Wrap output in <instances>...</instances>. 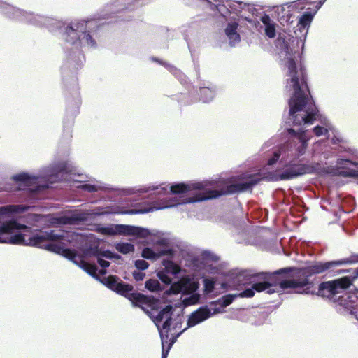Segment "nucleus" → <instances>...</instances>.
<instances>
[{
    "label": "nucleus",
    "instance_id": "nucleus-1",
    "mask_svg": "<svg viewBox=\"0 0 358 358\" xmlns=\"http://www.w3.org/2000/svg\"><path fill=\"white\" fill-rule=\"evenodd\" d=\"M285 120V129L280 134L271 137L262 146L265 152L253 173L238 170L222 173L213 178L211 195L204 199H217L223 196L252 193L253 189L262 181H287L308 174H319L323 171L324 165L306 157L308 142L313 136L330 137L334 145L343 142L337 131L326 117H322L320 123L308 129L315 119L310 120L305 115H299L296 121L291 122L289 110Z\"/></svg>",
    "mask_w": 358,
    "mask_h": 358
},
{
    "label": "nucleus",
    "instance_id": "nucleus-2",
    "mask_svg": "<svg viewBox=\"0 0 358 358\" xmlns=\"http://www.w3.org/2000/svg\"><path fill=\"white\" fill-rule=\"evenodd\" d=\"M141 1L113 0L90 17L64 22L0 3V11L12 21L38 27H45L52 34H58L64 43L72 46L63 48L65 57L60 68L65 99L62 141L66 145H69L72 138L74 119L80 113L82 103L77 77L78 71L85 63V56L81 48L97 50L100 31L106 24L131 20V13L143 5Z\"/></svg>",
    "mask_w": 358,
    "mask_h": 358
},
{
    "label": "nucleus",
    "instance_id": "nucleus-3",
    "mask_svg": "<svg viewBox=\"0 0 358 358\" xmlns=\"http://www.w3.org/2000/svg\"><path fill=\"white\" fill-rule=\"evenodd\" d=\"M317 12L314 6L308 7L295 17L294 21L297 20L296 26L293 27L295 36L287 32L279 33L275 41L279 57L287 69L285 91L289 95L287 105L292 122L299 115L310 117V120H316L320 115L308 85L303 56L309 28Z\"/></svg>",
    "mask_w": 358,
    "mask_h": 358
},
{
    "label": "nucleus",
    "instance_id": "nucleus-4",
    "mask_svg": "<svg viewBox=\"0 0 358 358\" xmlns=\"http://www.w3.org/2000/svg\"><path fill=\"white\" fill-rule=\"evenodd\" d=\"M59 218L50 215L19 214L17 220L12 221V231L7 236L4 243L37 248L59 255L73 263L96 280L100 281V277L96 275V271L83 262L76 261L75 256L69 255V250L66 247L48 243L59 238L63 241H69L64 233H57L54 229L45 230L48 226L59 224Z\"/></svg>",
    "mask_w": 358,
    "mask_h": 358
},
{
    "label": "nucleus",
    "instance_id": "nucleus-5",
    "mask_svg": "<svg viewBox=\"0 0 358 358\" xmlns=\"http://www.w3.org/2000/svg\"><path fill=\"white\" fill-rule=\"evenodd\" d=\"M213 186V181L210 178L203 180L176 181L171 183H152L138 187H133L122 189L120 190L121 194L134 195L135 199L138 200L150 202L167 199L171 195L179 196L178 199L173 201L171 203L166 206L148 207L138 210H131L122 214L143 215L155 210L175 208L178 206L210 201L211 199H204V198L211 195Z\"/></svg>",
    "mask_w": 358,
    "mask_h": 358
},
{
    "label": "nucleus",
    "instance_id": "nucleus-6",
    "mask_svg": "<svg viewBox=\"0 0 358 358\" xmlns=\"http://www.w3.org/2000/svg\"><path fill=\"white\" fill-rule=\"evenodd\" d=\"M300 268L296 266H285L271 271H260L248 273L242 271L248 282L257 285V292H264L271 294L275 292H285L287 290H294L293 292L300 294H315L313 290L315 280L310 277H303L300 274Z\"/></svg>",
    "mask_w": 358,
    "mask_h": 358
},
{
    "label": "nucleus",
    "instance_id": "nucleus-7",
    "mask_svg": "<svg viewBox=\"0 0 358 358\" xmlns=\"http://www.w3.org/2000/svg\"><path fill=\"white\" fill-rule=\"evenodd\" d=\"M71 174H78L75 167L69 161H55L48 166L42 167L38 173H32L26 171L11 176V180L22 187H29L36 185L39 180L48 182L66 180Z\"/></svg>",
    "mask_w": 358,
    "mask_h": 358
},
{
    "label": "nucleus",
    "instance_id": "nucleus-8",
    "mask_svg": "<svg viewBox=\"0 0 358 358\" xmlns=\"http://www.w3.org/2000/svg\"><path fill=\"white\" fill-rule=\"evenodd\" d=\"M244 271L248 273H255V271L250 269L234 268L227 272V277L229 282L233 289H240L241 287L250 285V287L236 292L225 294L217 300L210 301L213 308L216 310L217 314L222 313L225 311V308L231 304L238 298H251L255 296L257 292V285L253 282H248L246 278H243L241 275H244L241 272Z\"/></svg>",
    "mask_w": 358,
    "mask_h": 358
},
{
    "label": "nucleus",
    "instance_id": "nucleus-9",
    "mask_svg": "<svg viewBox=\"0 0 358 358\" xmlns=\"http://www.w3.org/2000/svg\"><path fill=\"white\" fill-rule=\"evenodd\" d=\"M353 264L351 255L348 257L322 261H307L303 266L301 267L300 274L303 277H312L315 275L326 273L329 277H333L350 272V269L337 268L343 265Z\"/></svg>",
    "mask_w": 358,
    "mask_h": 358
},
{
    "label": "nucleus",
    "instance_id": "nucleus-10",
    "mask_svg": "<svg viewBox=\"0 0 358 358\" xmlns=\"http://www.w3.org/2000/svg\"><path fill=\"white\" fill-rule=\"evenodd\" d=\"M96 228L99 232L103 234H122L131 235L134 238H138L145 241H148L151 236H157L162 234L159 230L152 231L147 227L123 224H98Z\"/></svg>",
    "mask_w": 358,
    "mask_h": 358
},
{
    "label": "nucleus",
    "instance_id": "nucleus-11",
    "mask_svg": "<svg viewBox=\"0 0 358 358\" xmlns=\"http://www.w3.org/2000/svg\"><path fill=\"white\" fill-rule=\"evenodd\" d=\"M29 209L26 205H8L0 206V243H4L7 236L12 231L13 220H16L19 214Z\"/></svg>",
    "mask_w": 358,
    "mask_h": 358
},
{
    "label": "nucleus",
    "instance_id": "nucleus-12",
    "mask_svg": "<svg viewBox=\"0 0 358 358\" xmlns=\"http://www.w3.org/2000/svg\"><path fill=\"white\" fill-rule=\"evenodd\" d=\"M301 3V1L296 0L282 5H274L271 7V10H273L272 17L276 19L282 26L286 27V29L290 31L295 19L294 11L303 9V6Z\"/></svg>",
    "mask_w": 358,
    "mask_h": 358
},
{
    "label": "nucleus",
    "instance_id": "nucleus-13",
    "mask_svg": "<svg viewBox=\"0 0 358 358\" xmlns=\"http://www.w3.org/2000/svg\"><path fill=\"white\" fill-rule=\"evenodd\" d=\"M174 248L179 252L180 266L187 271H197L201 268V262L197 254L182 241H176Z\"/></svg>",
    "mask_w": 358,
    "mask_h": 358
},
{
    "label": "nucleus",
    "instance_id": "nucleus-14",
    "mask_svg": "<svg viewBox=\"0 0 358 358\" xmlns=\"http://www.w3.org/2000/svg\"><path fill=\"white\" fill-rule=\"evenodd\" d=\"M235 231L238 236V243L257 245L259 243L258 229L257 227L248 225L243 218L237 219L234 222Z\"/></svg>",
    "mask_w": 358,
    "mask_h": 358
},
{
    "label": "nucleus",
    "instance_id": "nucleus-15",
    "mask_svg": "<svg viewBox=\"0 0 358 358\" xmlns=\"http://www.w3.org/2000/svg\"><path fill=\"white\" fill-rule=\"evenodd\" d=\"M70 162L72 165L76 169V172H78V174H71L68 176V179L66 180H62L61 182H66V183H78V187H80L85 191L89 192H96L99 191L100 187H103L104 190L108 191V192H114L120 196H128L127 194H123L120 192V190L122 189L121 187H117L112 186L110 185L103 184V185H99L98 184L95 183H91L86 180H75L73 178L74 176H81L82 173L80 172V171L78 169V168L73 164V162L71 160H68ZM125 187H122V189H124Z\"/></svg>",
    "mask_w": 358,
    "mask_h": 358
},
{
    "label": "nucleus",
    "instance_id": "nucleus-16",
    "mask_svg": "<svg viewBox=\"0 0 358 358\" xmlns=\"http://www.w3.org/2000/svg\"><path fill=\"white\" fill-rule=\"evenodd\" d=\"M216 315L217 313L210 301L203 304L187 316V328L194 327Z\"/></svg>",
    "mask_w": 358,
    "mask_h": 358
},
{
    "label": "nucleus",
    "instance_id": "nucleus-17",
    "mask_svg": "<svg viewBox=\"0 0 358 358\" xmlns=\"http://www.w3.org/2000/svg\"><path fill=\"white\" fill-rule=\"evenodd\" d=\"M178 309V306L176 304H166L163 306L157 312L155 322H157L159 324L164 323L166 319L171 320V331L175 330L177 328L181 327L182 324V320L181 318L177 320L176 311Z\"/></svg>",
    "mask_w": 358,
    "mask_h": 358
},
{
    "label": "nucleus",
    "instance_id": "nucleus-18",
    "mask_svg": "<svg viewBox=\"0 0 358 358\" xmlns=\"http://www.w3.org/2000/svg\"><path fill=\"white\" fill-rule=\"evenodd\" d=\"M182 268L171 260H163L157 271V276L160 282L166 285H172L173 276L180 274Z\"/></svg>",
    "mask_w": 358,
    "mask_h": 358
},
{
    "label": "nucleus",
    "instance_id": "nucleus-19",
    "mask_svg": "<svg viewBox=\"0 0 358 358\" xmlns=\"http://www.w3.org/2000/svg\"><path fill=\"white\" fill-rule=\"evenodd\" d=\"M348 153V156L337 157L335 167L338 169H353V175L358 178V150L350 148Z\"/></svg>",
    "mask_w": 358,
    "mask_h": 358
},
{
    "label": "nucleus",
    "instance_id": "nucleus-20",
    "mask_svg": "<svg viewBox=\"0 0 358 358\" xmlns=\"http://www.w3.org/2000/svg\"><path fill=\"white\" fill-rule=\"evenodd\" d=\"M155 324L157 328L159 337L161 339L162 351L170 352L173 344L170 338L171 332V320L166 319L164 323L159 324L155 322Z\"/></svg>",
    "mask_w": 358,
    "mask_h": 358
},
{
    "label": "nucleus",
    "instance_id": "nucleus-21",
    "mask_svg": "<svg viewBox=\"0 0 358 358\" xmlns=\"http://www.w3.org/2000/svg\"><path fill=\"white\" fill-rule=\"evenodd\" d=\"M259 21L262 22V28L264 29V36L267 38H275L277 35L278 24L267 13H262L259 16Z\"/></svg>",
    "mask_w": 358,
    "mask_h": 358
},
{
    "label": "nucleus",
    "instance_id": "nucleus-22",
    "mask_svg": "<svg viewBox=\"0 0 358 358\" xmlns=\"http://www.w3.org/2000/svg\"><path fill=\"white\" fill-rule=\"evenodd\" d=\"M217 93L216 86L210 83H203V85L199 86V100L204 103H210L213 100Z\"/></svg>",
    "mask_w": 358,
    "mask_h": 358
},
{
    "label": "nucleus",
    "instance_id": "nucleus-23",
    "mask_svg": "<svg viewBox=\"0 0 358 358\" xmlns=\"http://www.w3.org/2000/svg\"><path fill=\"white\" fill-rule=\"evenodd\" d=\"M99 282L102 285L106 286L107 288L110 289V290L115 291L116 293L119 294H122L123 292L125 291L126 284L124 283L123 282L117 283L116 282H114L108 278H105L104 279H101L100 278Z\"/></svg>",
    "mask_w": 358,
    "mask_h": 358
},
{
    "label": "nucleus",
    "instance_id": "nucleus-24",
    "mask_svg": "<svg viewBox=\"0 0 358 358\" xmlns=\"http://www.w3.org/2000/svg\"><path fill=\"white\" fill-rule=\"evenodd\" d=\"M200 285L196 284L189 293L184 296L183 302L186 305H194L199 303L201 294L199 292Z\"/></svg>",
    "mask_w": 358,
    "mask_h": 358
},
{
    "label": "nucleus",
    "instance_id": "nucleus-25",
    "mask_svg": "<svg viewBox=\"0 0 358 358\" xmlns=\"http://www.w3.org/2000/svg\"><path fill=\"white\" fill-rule=\"evenodd\" d=\"M115 248L120 253L123 255L131 254L134 250V245L131 242L120 241L115 244Z\"/></svg>",
    "mask_w": 358,
    "mask_h": 358
},
{
    "label": "nucleus",
    "instance_id": "nucleus-26",
    "mask_svg": "<svg viewBox=\"0 0 358 358\" xmlns=\"http://www.w3.org/2000/svg\"><path fill=\"white\" fill-rule=\"evenodd\" d=\"M141 257L145 259L152 262L157 261L159 258V254L152 247H145L141 251Z\"/></svg>",
    "mask_w": 358,
    "mask_h": 358
},
{
    "label": "nucleus",
    "instance_id": "nucleus-27",
    "mask_svg": "<svg viewBox=\"0 0 358 358\" xmlns=\"http://www.w3.org/2000/svg\"><path fill=\"white\" fill-rule=\"evenodd\" d=\"M201 256L205 261L210 262L213 263H217L220 260V256L208 249L203 250L201 252Z\"/></svg>",
    "mask_w": 358,
    "mask_h": 358
},
{
    "label": "nucleus",
    "instance_id": "nucleus-28",
    "mask_svg": "<svg viewBox=\"0 0 358 358\" xmlns=\"http://www.w3.org/2000/svg\"><path fill=\"white\" fill-rule=\"evenodd\" d=\"M170 73H171L182 85H186L189 82V78L175 66L171 67Z\"/></svg>",
    "mask_w": 358,
    "mask_h": 358
},
{
    "label": "nucleus",
    "instance_id": "nucleus-29",
    "mask_svg": "<svg viewBox=\"0 0 358 358\" xmlns=\"http://www.w3.org/2000/svg\"><path fill=\"white\" fill-rule=\"evenodd\" d=\"M203 290L206 294H211L217 287V282L215 280L210 278H205L203 280Z\"/></svg>",
    "mask_w": 358,
    "mask_h": 358
},
{
    "label": "nucleus",
    "instance_id": "nucleus-30",
    "mask_svg": "<svg viewBox=\"0 0 358 358\" xmlns=\"http://www.w3.org/2000/svg\"><path fill=\"white\" fill-rule=\"evenodd\" d=\"M160 31L164 34V37L166 38V41L160 45V48L166 50L169 48L168 40H171L173 36L174 30L171 31L168 27H163L160 28Z\"/></svg>",
    "mask_w": 358,
    "mask_h": 358
},
{
    "label": "nucleus",
    "instance_id": "nucleus-31",
    "mask_svg": "<svg viewBox=\"0 0 358 358\" xmlns=\"http://www.w3.org/2000/svg\"><path fill=\"white\" fill-rule=\"evenodd\" d=\"M206 22V19L201 15H197L192 18V20L189 24V27L191 29H196L197 27L201 28L203 24Z\"/></svg>",
    "mask_w": 358,
    "mask_h": 358
},
{
    "label": "nucleus",
    "instance_id": "nucleus-32",
    "mask_svg": "<svg viewBox=\"0 0 358 358\" xmlns=\"http://www.w3.org/2000/svg\"><path fill=\"white\" fill-rule=\"evenodd\" d=\"M136 270L143 271H145L150 266V264L144 259H137L133 261Z\"/></svg>",
    "mask_w": 358,
    "mask_h": 358
},
{
    "label": "nucleus",
    "instance_id": "nucleus-33",
    "mask_svg": "<svg viewBox=\"0 0 358 358\" xmlns=\"http://www.w3.org/2000/svg\"><path fill=\"white\" fill-rule=\"evenodd\" d=\"M150 59L155 62V63H157V64L159 65H161V66H163L164 67H165L169 72L171 71V67H173V65H172L171 64H170L169 62L166 61V60H164L158 57H156V56H152L150 57Z\"/></svg>",
    "mask_w": 358,
    "mask_h": 358
},
{
    "label": "nucleus",
    "instance_id": "nucleus-34",
    "mask_svg": "<svg viewBox=\"0 0 358 358\" xmlns=\"http://www.w3.org/2000/svg\"><path fill=\"white\" fill-rule=\"evenodd\" d=\"M132 277L136 282H139L144 280L145 273L143 271L135 270L132 271Z\"/></svg>",
    "mask_w": 358,
    "mask_h": 358
},
{
    "label": "nucleus",
    "instance_id": "nucleus-35",
    "mask_svg": "<svg viewBox=\"0 0 358 358\" xmlns=\"http://www.w3.org/2000/svg\"><path fill=\"white\" fill-rule=\"evenodd\" d=\"M97 262L100 267L103 268H108L110 266V263L101 256L97 258Z\"/></svg>",
    "mask_w": 358,
    "mask_h": 358
},
{
    "label": "nucleus",
    "instance_id": "nucleus-36",
    "mask_svg": "<svg viewBox=\"0 0 358 358\" xmlns=\"http://www.w3.org/2000/svg\"><path fill=\"white\" fill-rule=\"evenodd\" d=\"M189 328H187V327L185 328H184L183 329H182L181 331L177 332V333H174V334H172L171 336H170V338L171 339V342H173V344H174L178 338L185 332Z\"/></svg>",
    "mask_w": 358,
    "mask_h": 358
},
{
    "label": "nucleus",
    "instance_id": "nucleus-37",
    "mask_svg": "<svg viewBox=\"0 0 358 358\" xmlns=\"http://www.w3.org/2000/svg\"><path fill=\"white\" fill-rule=\"evenodd\" d=\"M115 251L110 250L109 249L104 250L102 251L101 256L105 259H111L113 255L114 254Z\"/></svg>",
    "mask_w": 358,
    "mask_h": 358
},
{
    "label": "nucleus",
    "instance_id": "nucleus-38",
    "mask_svg": "<svg viewBox=\"0 0 358 358\" xmlns=\"http://www.w3.org/2000/svg\"><path fill=\"white\" fill-rule=\"evenodd\" d=\"M327 1V0H316V1H313L311 3V4H313V6L315 8H317V10H319Z\"/></svg>",
    "mask_w": 358,
    "mask_h": 358
},
{
    "label": "nucleus",
    "instance_id": "nucleus-39",
    "mask_svg": "<svg viewBox=\"0 0 358 358\" xmlns=\"http://www.w3.org/2000/svg\"><path fill=\"white\" fill-rule=\"evenodd\" d=\"M184 40L185 41L187 48H188V50H189L191 55L192 56L193 55V49L189 44V38L187 34H184Z\"/></svg>",
    "mask_w": 358,
    "mask_h": 358
},
{
    "label": "nucleus",
    "instance_id": "nucleus-40",
    "mask_svg": "<svg viewBox=\"0 0 358 358\" xmlns=\"http://www.w3.org/2000/svg\"><path fill=\"white\" fill-rule=\"evenodd\" d=\"M145 288L147 289L148 290H153V288H152V282L151 281V280H147L145 282Z\"/></svg>",
    "mask_w": 358,
    "mask_h": 358
},
{
    "label": "nucleus",
    "instance_id": "nucleus-41",
    "mask_svg": "<svg viewBox=\"0 0 358 358\" xmlns=\"http://www.w3.org/2000/svg\"><path fill=\"white\" fill-rule=\"evenodd\" d=\"M122 259V257L117 254V252H114V254L112 256L111 260H113L114 262H117Z\"/></svg>",
    "mask_w": 358,
    "mask_h": 358
},
{
    "label": "nucleus",
    "instance_id": "nucleus-42",
    "mask_svg": "<svg viewBox=\"0 0 358 358\" xmlns=\"http://www.w3.org/2000/svg\"><path fill=\"white\" fill-rule=\"evenodd\" d=\"M350 255L353 264L358 263V253H352Z\"/></svg>",
    "mask_w": 358,
    "mask_h": 358
},
{
    "label": "nucleus",
    "instance_id": "nucleus-43",
    "mask_svg": "<svg viewBox=\"0 0 358 358\" xmlns=\"http://www.w3.org/2000/svg\"><path fill=\"white\" fill-rule=\"evenodd\" d=\"M0 3H6V4H8V5H10V6H13V5H12V4H10V3H8L6 2V1H1V0H0ZM0 13H1L3 17H6V18H7L8 20H9V18H8V17H7V16L3 13H2L1 11H0ZM10 20H11L10 19Z\"/></svg>",
    "mask_w": 358,
    "mask_h": 358
},
{
    "label": "nucleus",
    "instance_id": "nucleus-44",
    "mask_svg": "<svg viewBox=\"0 0 358 358\" xmlns=\"http://www.w3.org/2000/svg\"><path fill=\"white\" fill-rule=\"evenodd\" d=\"M169 354V352H167V351H162L161 358H167V357H168Z\"/></svg>",
    "mask_w": 358,
    "mask_h": 358
},
{
    "label": "nucleus",
    "instance_id": "nucleus-45",
    "mask_svg": "<svg viewBox=\"0 0 358 358\" xmlns=\"http://www.w3.org/2000/svg\"><path fill=\"white\" fill-rule=\"evenodd\" d=\"M52 186V183L46 182L45 184H43L41 185V188L46 189L49 188Z\"/></svg>",
    "mask_w": 358,
    "mask_h": 358
},
{
    "label": "nucleus",
    "instance_id": "nucleus-46",
    "mask_svg": "<svg viewBox=\"0 0 358 358\" xmlns=\"http://www.w3.org/2000/svg\"><path fill=\"white\" fill-rule=\"evenodd\" d=\"M196 101V99L193 100V99H191L190 101H187L186 102H184V104L185 105H189V104H192L193 103H194Z\"/></svg>",
    "mask_w": 358,
    "mask_h": 358
},
{
    "label": "nucleus",
    "instance_id": "nucleus-47",
    "mask_svg": "<svg viewBox=\"0 0 358 358\" xmlns=\"http://www.w3.org/2000/svg\"><path fill=\"white\" fill-rule=\"evenodd\" d=\"M317 143H320V144H322V145H320L321 148H322V146H324V147H325V146H326V145H325V142H324V141H323V140H319V141H317Z\"/></svg>",
    "mask_w": 358,
    "mask_h": 358
},
{
    "label": "nucleus",
    "instance_id": "nucleus-48",
    "mask_svg": "<svg viewBox=\"0 0 358 358\" xmlns=\"http://www.w3.org/2000/svg\"><path fill=\"white\" fill-rule=\"evenodd\" d=\"M324 158L329 159L330 157L329 155L325 151L322 153Z\"/></svg>",
    "mask_w": 358,
    "mask_h": 358
},
{
    "label": "nucleus",
    "instance_id": "nucleus-49",
    "mask_svg": "<svg viewBox=\"0 0 358 358\" xmlns=\"http://www.w3.org/2000/svg\"><path fill=\"white\" fill-rule=\"evenodd\" d=\"M40 187L38 186L37 187H35L31 191L35 192H37L38 190H39Z\"/></svg>",
    "mask_w": 358,
    "mask_h": 358
}]
</instances>
